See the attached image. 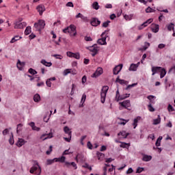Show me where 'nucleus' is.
I'll list each match as a JSON object with an SVG mask.
<instances>
[{
	"label": "nucleus",
	"instance_id": "47",
	"mask_svg": "<svg viewBox=\"0 0 175 175\" xmlns=\"http://www.w3.org/2000/svg\"><path fill=\"white\" fill-rule=\"evenodd\" d=\"M83 167H85V169H89V170H92V167H91L88 163H85V165H83Z\"/></svg>",
	"mask_w": 175,
	"mask_h": 175
},
{
	"label": "nucleus",
	"instance_id": "23",
	"mask_svg": "<svg viewBox=\"0 0 175 175\" xmlns=\"http://www.w3.org/2000/svg\"><path fill=\"white\" fill-rule=\"evenodd\" d=\"M129 70H130V72H136L137 70V66L135 64H131Z\"/></svg>",
	"mask_w": 175,
	"mask_h": 175
},
{
	"label": "nucleus",
	"instance_id": "37",
	"mask_svg": "<svg viewBox=\"0 0 175 175\" xmlns=\"http://www.w3.org/2000/svg\"><path fill=\"white\" fill-rule=\"evenodd\" d=\"M93 9H95V10H98L99 9V3L98 2L95 1L92 4Z\"/></svg>",
	"mask_w": 175,
	"mask_h": 175
},
{
	"label": "nucleus",
	"instance_id": "61",
	"mask_svg": "<svg viewBox=\"0 0 175 175\" xmlns=\"http://www.w3.org/2000/svg\"><path fill=\"white\" fill-rule=\"evenodd\" d=\"M146 13H151V12H152V8H151L150 7H148L146 9Z\"/></svg>",
	"mask_w": 175,
	"mask_h": 175
},
{
	"label": "nucleus",
	"instance_id": "33",
	"mask_svg": "<svg viewBox=\"0 0 175 175\" xmlns=\"http://www.w3.org/2000/svg\"><path fill=\"white\" fill-rule=\"evenodd\" d=\"M20 39H21V37L16 36L12 38L10 43H14L15 42H17V40H20Z\"/></svg>",
	"mask_w": 175,
	"mask_h": 175
},
{
	"label": "nucleus",
	"instance_id": "31",
	"mask_svg": "<svg viewBox=\"0 0 175 175\" xmlns=\"http://www.w3.org/2000/svg\"><path fill=\"white\" fill-rule=\"evenodd\" d=\"M34 102H40V95L39 94H36L33 96Z\"/></svg>",
	"mask_w": 175,
	"mask_h": 175
},
{
	"label": "nucleus",
	"instance_id": "14",
	"mask_svg": "<svg viewBox=\"0 0 175 175\" xmlns=\"http://www.w3.org/2000/svg\"><path fill=\"white\" fill-rule=\"evenodd\" d=\"M121 69H122V64L116 66L113 70V75H118L121 72Z\"/></svg>",
	"mask_w": 175,
	"mask_h": 175
},
{
	"label": "nucleus",
	"instance_id": "46",
	"mask_svg": "<svg viewBox=\"0 0 175 175\" xmlns=\"http://www.w3.org/2000/svg\"><path fill=\"white\" fill-rule=\"evenodd\" d=\"M148 107L149 111H155V109H154V107H152V105H151V103H150L148 105Z\"/></svg>",
	"mask_w": 175,
	"mask_h": 175
},
{
	"label": "nucleus",
	"instance_id": "60",
	"mask_svg": "<svg viewBox=\"0 0 175 175\" xmlns=\"http://www.w3.org/2000/svg\"><path fill=\"white\" fill-rule=\"evenodd\" d=\"M143 170H144V168L139 167L137 169L136 173H142V172H143Z\"/></svg>",
	"mask_w": 175,
	"mask_h": 175
},
{
	"label": "nucleus",
	"instance_id": "35",
	"mask_svg": "<svg viewBox=\"0 0 175 175\" xmlns=\"http://www.w3.org/2000/svg\"><path fill=\"white\" fill-rule=\"evenodd\" d=\"M31 32V28L30 26L27 27L25 30V35H29Z\"/></svg>",
	"mask_w": 175,
	"mask_h": 175
},
{
	"label": "nucleus",
	"instance_id": "62",
	"mask_svg": "<svg viewBox=\"0 0 175 175\" xmlns=\"http://www.w3.org/2000/svg\"><path fill=\"white\" fill-rule=\"evenodd\" d=\"M88 148H89V150H92V144H91L90 142H88L87 144Z\"/></svg>",
	"mask_w": 175,
	"mask_h": 175
},
{
	"label": "nucleus",
	"instance_id": "44",
	"mask_svg": "<svg viewBox=\"0 0 175 175\" xmlns=\"http://www.w3.org/2000/svg\"><path fill=\"white\" fill-rule=\"evenodd\" d=\"M81 83L82 84H85L87 83V76L84 75L81 79Z\"/></svg>",
	"mask_w": 175,
	"mask_h": 175
},
{
	"label": "nucleus",
	"instance_id": "63",
	"mask_svg": "<svg viewBox=\"0 0 175 175\" xmlns=\"http://www.w3.org/2000/svg\"><path fill=\"white\" fill-rule=\"evenodd\" d=\"M131 173H133V170L132 169V167L129 168L126 171V174H131Z\"/></svg>",
	"mask_w": 175,
	"mask_h": 175
},
{
	"label": "nucleus",
	"instance_id": "18",
	"mask_svg": "<svg viewBox=\"0 0 175 175\" xmlns=\"http://www.w3.org/2000/svg\"><path fill=\"white\" fill-rule=\"evenodd\" d=\"M64 131L66 135H68V137H72V131H70V129L68 126H65L64 128Z\"/></svg>",
	"mask_w": 175,
	"mask_h": 175
},
{
	"label": "nucleus",
	"instance_id": "39",
	"mask_svg": "<svg viewBox=\"0 0 175 175\" xmlns=\"http://www.w3.org/2000/svg\"><path fill=\"white\" fill-rule=\"evenodd\" d=\"M152 32H154V33H157V32H158V31H159V25H155L154 28H152Z\"/></svg>",
	"mask_w": 175,
	"mask_h": 175
},
{
	"label": "nucleus",
	"instance_id": "28",
	"mask_svg": "<svg viewBox=\"0 0 175 175\" xmlns=\"http://www.w3.org/2000/svg\"><path fill=\"white\" fill-rule=\"evenodd\" d=\"M158 124H161V116L158 115L157 118L153 120L154 125H158Z\"/></svg>",
	"mask_w": 175,
	"mask_h": 175
},
{
	"label": "nucleus",
	"instance_id": "17",
	"mask_svg": "<svg viewBox=\"0 0 175 175\" xmlns=\"http://www.w3.org/2000/svg\"><path fill=\"white\" fill-rule=\"evenodd\" d=\"M142 155H143L142 161L144 162H148L151 161V159H152V157H151V155H147V154H142Z\"/></svg>",
	"mask_w": 175,
	"mask_h": 175
},
{
	"label": "nucleus",
	"instance_id": "50",
	"mask_svg": "<svg viewBox=\"0 0 175 175\" xmlns=\"http://www.w3.org/2000/svg\"><path fill=\"white\" fill-rule=\"evenodd\" d=\"M86 42H92V38L90 37V36H85L84 38Z\"/></svg>",
	"mask_w": 175,
	"mask_h": 175
},
{
	"label": "nucleus",
	"instance_id": "22",
	"mask_svg": "<svg viewBox=\"0 0 175 175\" xmlns=\"http://www.w3.org/2000/svg\"><path fill=\"white\" fill-rule=\"evenodd\" d=\"M29 125L32 128L33 131H37V132H39V131H40V128L36 127V126H35V122H30Z\"/></svg>",
	"mask_w": 175,
	"mask_h": 175
},
{
	"label": "nucleus",
	"instance_id": "15",
	"mask_svg": "<svg viewBox=\"0 0 175 175\" xmlns=\"http://www.w3.org/2000/svg\"><path fill=\"white\" fill-rule=\"evenodd\" d=\"M53 137V133H49L48 134H43L41 135V140H47V139H51Z\"/></svg>",
	"mask_w": 175,
	"mask_h": 175
},
{
	"label": "nucleus",
	"instance_id": "42",
	"mask_svg": "<svg viewBox=\"0 0 175 175\" xmlns=\"http://www.w3.org/2000/svg\"><path fill=\"white\" fill-rule=\"evenodd\" d=\"M168 31H172V29H174V25L173 23H170L167 26Z\"/></svg>",
	"mask_w": 175,
	"mask_h": 175
},
{
	"label": "nucleus",
	"instance_id": "1",
	"mask_svg": "<svg viewBox=\"0 0 175 175\" xmlns=\"http://www.w3.org/2000/svg\"><path fill=\"white\" fill-rule=\"evenodd\" d=\"M152 76H154L156 73L160 72V78L163 79L164 76H166V70L162 67L154 66L152 68Z\"/></svg>",
	"mask_w": 175,
	"mask_h": 175
},
{
	"label": "nucleus",
	"instance_id": "30",
	"mask_svg": "<svg viewBox=\"0 0 175 175\" xmlns=\"http://www.w3.org/2000/svg\"><path fill=\"white\" fill-rule=\"evenodd\" d=\"M116 82L119 83V84H125V85L128 84V81H126L124 79H120L118 77L116 79Z\"/></svg>",
	"mask_w": 175,
	"mask_h": 175
},
{
	"label": "nucleus",
	"instance_id": "10",
	"mask_svg": "<svg viewBox=\"0 0 175 175\" xmlns=\"http://www.w3.org/2000/svg\"><path fill=\"white\" fill-rule=\"evenodd\" d=\"M25 27H27V23L23 22H16L14 25V29H21V28H24Z\"/></svg>",
	"mask_w": 175,
	"mask_h": 175
},
{
	"label": "nucleus",
	"instance_id": "36",
	"mask_svg": "<svg viewBox=\"0 0 175 175\" xmlns=\"http://www.w3.org/2000/svg\"><path fill=\"white\" fill-rule=\"evenodd\" d=\"M121 144L120 145V147L122 148H126V147H129L131 146L130 144H126L125 142H120Z\"/></svg>",
	"mask_w": 175,
	"mask_h": 175
},
{
	"label": "nucleus",
	"instance_id": "21",
	"mask_svg": "<svg viewBox=\"0 0 175 175\" xmlns=\"http://www.w3.org/2000/svg\"><path fill=\"white\" fill-rule=\"evenodd\" d=\"M118 136H122L123 139H126L128 136H129V133H126V131H120L119 133H118Z\"/></svg>",
	"mask_w": 175,
	"mask_h": 175
},
{
	"label": "nucleus",
	"instance_id": "11",
	"mask_svg": "<svg viewBox=\"0 0 175 175\" xmlns=\"http://www.w3.org/2000/svg\"><path fill=\"white\" fill-rule=\"evenodd\" d=\"M90 24L92 27H98V25H100V21L96 18H92Z\"/></svg>",
	"mask_w": 175,
	"mask_h": 175
},
{
	"label": "nucleus",
	"instance_id": "52",
	"mask_svg": "<svg viewBox=\"0 0 175 175\" xmlns=\"http://www.w3.org/2000/svg\"><path fill=\"white\" fill-rule=\"evenodd\" d=\"M153 0H140V2L142 3H144V5H147V2H152Z\"/></svg>",
	"mask_w": 175,
	"mask_h": 175
},
{
	"label": "nucleus",
	"instance_id": "5",
	"mask_svg": "<svg viewBox=\"0 0 175 175\" xmlns=\"http://www.w3.org/2000/svg\"><path fill=\"white\" fill-rule=\"evenodd\" d=\"M44 25H46V23H44V21L43 20H39L38 23H36L34 24V28L39 32L44 28Z\"/></svg>",
	"mask_w": 175,
	"mask_h": 175
},
{
	"label": "nucleus",
	"instance_id": "56",
	"mask_svg": "<svg viewBox=\"0 0 175 175\" xmlns=\"http://www.w3.org/2000/svg\"><path fill=\"white\" fill-rule=\"evenodd\" d=\"M167 109L168 111H174V108H173V106H172L170 104L168 105Z\"/></svg>",
	"mask_w": 175,
	"mask_h": 175
},
{
	"label": "nucleus",
	"instance_id": "51",
	"mask_svg": "<svg viewBox=\"0 0 175 175\" xmlns=\"http://www.w3.org/2000/svg\"><path fill=\"white\" fill-rule=\"evenodd\" d=\"M69 73H70V69H66L64 71V76H68V75H69Z\"/></svg>",
	"mask_w": 175,
	"mask_h": 175
},
{
	"label": "nucleus",
	"instance_id": "57",
	"mask_svg": "<svg viewBox=\"0 0 175 175\" xmlns=\"http://www.w3.org/2000/svg\"><path fill=\"white\" fill-rule=\"evenodd\" d=\"M169 73H174L175 75V66L170 69Z\"/></svg>",
	"mask_w": 175,
	"mask_h": 175
},
{
	"label": "nucleus",
	"instance_id": "45",
	"mask_svg": "<svg viewBox=\"0 0 175 175\" xmlns=\"http://www.w3.org/2000/svg\"><path fill=\"white\" fill-rule=\"evenodd\" d=\"M110 23V21H106V22H104L103 23V27H104V28H107L108 27H109V23Z\"/></svg>",
	"mask_w": 175,
	"mask_h": 175
},
{
	"label": "nucleus",
	"instance_id": "38",
	"mask_svg": "<svg viewBox=\"0 0 175 175\" xmlns=\"http://www.w3.org/2000/svg\"><path fill=\"white\" fill-rule=\"evenodd\" d=\"M132 17H133V14H130V15H124V18L126 21H131L132 20Z\"/></svg>",
	"mask_w": 175,
	"mask_h": 175
},
{
	"label": "nucleus",
	"instance_id": "27",
	"mask_svg": "<svg viewBox=\"0 0 175 175\" xmlns=\"http://www.w3.org/2000/svg\"><path fill=\"white\" fill-rule=\"evenodd\" d=\"M24 65H25L24 62H21L20 60H18L16 66L19 70H23V66H24Z\"/></svg>",
	"mask_w": 175,
	"mask_h": 175
},
{
	"label": "nucleus",
	"instance_id": "55",
	"mask_svg": "<svg viewBox=\"0 0 175 175\" xmlns=\"http://www.w3.org/2000/svg\"><path fill=\"white\" fill-rule=\"evenodd\" d=\"M76 18H82V20H83L84 19V16H83V14H81V13H79L76 16Z\"/></svg>",
	"mask_w": 175,
	"mask_h": 175
},
{
	"label": "nucleus",
	"instance_id": "25",
	"mask_svg": "<svg viewBox=\"0 0 175 175\" xmlns=\"http://www.w3.org/2000/svg\"><path fill=\"white\" fill-rule=\"evenodd\" d=\"M96 155L98 161H103V158H105V154L97 152Z\"/></svg>",
	"mask_w": 175,
	"mask_h": 175
},
{
	"label": "nucleus",
	"instance_id": "64",
	"mask_svg": "<svg viewBox=\"0 0 175 175\" xmlns=\"http://www.w3.org/2000/svg\"><path fill=\"white\" fill-rule=\"evenodd\" d=\"M165 47H166V45H165L164 44H159L158 45V49H165Z\"/></svg>",
	"mask_w": 175,
	"mask_h": 175
},
{
	"label": "nucleus",
	"instance_id": "49",
	"mask_svg": "<svg viewBox=\"0 0 175 175\" xmlns=\"http://www.w3.org/2000/svg\"><path fill=\"white\" fill-rule=\"evenodd\" d=\"M21 128H23V124H18L17 125V129H16L17 133H18L19 131H21Z\"/></svg>",
	"mask_w": 175,
	"mask_h": 175
},
{
	"label": "nucleus",
	"instance_id": "58",
	"mask_svg": "<svg viewBox=\"0 0 175 175\" xmlns=\"http://www.w3.org/2000/svg\"><path fill=\"white\" fill-rule=\"evenodd\" d=\"M9 143L10 144H11L12 146H13V144H14V139H13V135L12 137H10L9 139Z\"/></svg>",
	"mask_w": 175,
	"mask_h": 175
},
{
	"label": "nucleus",
	"instance_id": "4",
	"mask_svg": "<svg viewBox=\"0 0 175 175\" xmlns=\"http://www.w3.org/2000/svg\"><path fill=\"white\" fill-rule=\"evenodd\" d=\"M107 91H109V86H103L102 90H101V93H100V96H101V100L100 102L101 103H105V101L106 100V95L107 94Z\"/></svg>",
	"mask_w": 175,
	"mask_h": 175
},
{
	"label": "nucleus",
	"instance_id": "12",
	"mask_svg": "<svg viewBox=\"0 0 175 175\" xmlns=\"http://www.w3.org/2000/svg\"><path fill=\"white\" fill-rule=\"evenodd\" d=\"M90 51H91L92 56L95 57L98 54V49L96 48V44L93 45L92 46L89 47Z\"/></svg>",
	"mask_w": 175,
	"mask_h": 175
},
{
	"label": "nucleus",
	"instance_id": "8",
	"mask_svg": "<svg viewBox=\"0 0 175 175\" xmlns=\"http://www.w3.org/2000/svg\"><path fill=\"white\" fill-rule=\"evenodd\" d=\"M152 23V18H150L144 23H142L141 25L138 26V29L139 31H142L144 28H146V27L148 26V24H151Z\"/></svg>",
	"mask_w": 175,
	"mask_h": 175
},
{
	"label": "nucleus",
	"instance_id": "53",
	"mask_svg": "<svg viewBox=\"0 0 175 175\" xmlns=\"http://www.w3.org/2000/svg\"><path fill=\"white\" fill-rule=\"evenodd\" d=\"M53 57L56 58V59H62L63 58V57L61 56V55H53Z\"/></svg>",
	"mask_w": 175,
	"mask_h": 175
},
{
	"label": "nucleus",
	"instance_id": "24",
	"mask_svg": "<svg viewBox=\"0 0 175 175\" xmlns=\"http://www.w3.org/2000/svg\"><path fill=\"white\" fill-rule=\"evenodd\" d=\"M85 99H87V95H85V94H83L82 95V98L81 100V104L79 105V107H83V105H84V102H85Z\"/></svg>",
	"mask_w": 175,
	"mask_h": 175
},
{
	"label": "nucleus",
	"instance_id": "2",
	"mask_svg": "<svg viewBox=\"0 0 175 175\" xmlns=\"http://www.w3.org/2000/svg\"><path fill=\"white\" fill-rule=\"evenodd\" d=\"M63 32L64 33H70V35L72 33V36H76V35H77V31H76V26L75 25H70L69 27L63 29Z\"/></svg>",
	"mask_w": 175,
	"mask_h": 175
},
{
	"label": "nucleus",
	"instance_id": "3",
	"mask_svg": "<svg viewBox=\"0 0 175 175\" xmlns=\"http://www.w3.org/2000/svg\"><path fill=\"white\" fill-rule=\"evenodd\" d=\"M29 172L31 174H33L36 172V175H40V173H42V169L37 161L34 162L33 166L30 169Z\"/></svg>",
	"mask_w": 175,
	"mask_h": 175
},
{
	"label": "nucleus",
	"instance_id": "34",
	"mask_svg": "<svg viewBox=\"0 0 175 175\" xmlns=\"http://www.w3.org/2000/svg\"><path fill=\"white\" fill-rule=\"evenodd\" d=\"M65 159H66V157L62 156V157H59V158H55V162L64 163L65 162Z\"/></svg>",
	"mask_w": 175,
	"mask_h": 175
},
{
	"label": "nucleus",
	"instance_id": "48",
	"mask_svg": "<svg viewBox=\"0 0 175 175\" xmlns=\"http://www.w3.org/2000/svg\"><path fill=\"white\" fill-rule=\"evenodd\" d=\"M137 85V83H133L131 85H129L126 88V90H128L129 88H132V87H136Z\"/></svg>",
	"mask_w": 175,
	"mask_h": 175
},
{
	"label": "nucleus",
	"instance_id": "13",
	"mask_svg": "<svg viewBox=\"0 0 175 175\" xmlns=\"http://www.w3.org/2000/svg\"><path fill=\"white\" fill-rule=\"evenodd\" d=\"M36 10L38 12L40 16H42L43 14V12L46 11V7H44V5L40 4L37 6Z\"/></svg>",
	"mask_w": 175,
	"mask_h": 175
},
{
	"label": "nucleus",
	"instance_id": "9",
	"mask_svg": "<svg viewBox=\"0 0 175 175\" xmlns=\"http://www.w3.org/2000/svg\"><path fill=\"white\" fill-rule=\"evenodd\" d=\"M120 106L122 107H124V109H127V110H129L128 107H131V100H126L122 103H120Z\"/></svg>",
	"mask_w": 175,
	"mask_h": 175
},
{
	"label": "nucleus",
	"instance_id": "6",
	"mask_svg": "<svg viewBox=\"0 0 175 175\" xmlns=\"http://www.w3.org/2000/svg\"><path fill=\"white\" fill-rule=\"evenodd\" d=\"M107 32H109V30H105L101 34L102 38L98 40V44H101V46L107 44V42H106V36H105V37H103V36H105V35H106V33H107Z\"/></svg>",
	"mask_w": 175,
	"mask_h": 175
},
{
	"label": "nucleus",
	"instance_id": "7",
	"mask_svg": "<svg viewBox=\"0 0 175 175\" xmlns=\"http://www.w3.org/2000/svg\"><path fill=\"white\" fill-rule=\"evenodd\" d=\"M103 73V68L98 67L97 68L96 70L91 75V77L96 78L99 77L100 75Z\"/></svg>",
	"mask_w": 175,
	"mask_h": 175
},
{
	"label": "nucleus",
	"instance_id": "26",
	"mask_svg": "<svg viewBox=\"0 0 175 175\" xmlns=\"http://www.w3.org/2000/svg\"><path fill=\"white\" fill-rule=\"evenodd\" d=\"M150 42H145V44L143 48H140L139 50V51H146L147 49L150 47Z\"/></svg>",
	"mask_w": 175,
	"mask_h": 175
},
{
	"label": "nucleus",
	"instance_id": "20",
	"mask_svg": "<svg viewBox=\"0 0 175 175\" xmlns=\"http://www.w3.org/2000/svg\"><path fill=\"white\" fill-rule=\"evenodd\" d=\"M25 144V140H24V139L23 138H19L17 142L16 146L18 147H22V146H24Z\"/></svg>",
	"mask_w": 175,
	"mask_h": 175
},
{
	"label": "nucleus",
	"instance_id": "59",
	"mask_svg": "<svg viewBox=\"0 0 175 175\" xmlns=\"http://www.w3.org/2000/svg\"><path fill=\"white\" fill-rule=\"evenodd\" d=\"M46 84L47 87H51V79H47L46 81Z\"/></svg>",
	"mask_w": 175,
	"mask_h": 175
},
{
	"label": "nucleus",
	"instance_id": "43",
	"mask_svg": "<svg viewBox=\"0 0 175 175\" xmlns=\"http://www.w3.org/2000/svg\"><path fill=\"white\" fill-rule=\"evenodd\" d=\"M72 58H75V59H80V53H74L72 55Z\"/></svg>",
	"mask_w": 175,
	"mask_h": 175
},
{
	"label": "nucleus",
	"instance_id": "54",
	"mask_svg": "<svg viewBox=\"0 0 175 175\" xmlns=\"http://www.w3.org/2000/svg\"><path fill=\"white\" fill-rule=\"evenodd\" d=\"M67 54V57H69L70 58H73V53L70 52V51H68L66 53Z\"/></svg>",
	"mask_w": 175,
	"mask_h": 175
},
{
	"label": "nucleus",
	"instance_id": "40",
	"mask_svg": "<svg viewBox=\"0 0 175 175\" xmlns=\"http://www.w3.org/2000/svg\"><path fill=\"white\" fill-rule=\"evenodd\" d=\"M29 73H30V75H37L38 72L36 70H35L33 68H29L28 70Z\"/></svg>",
	"mask_w": 175,
	"mask_h": 175
},
{
	"label": "nucleus",
	"instance_id": "29",
	"mask_svg": "<svg viewBox=\"0 0 175 175\" xmlns=\"http://www.w3.org/2000/svg\"><path fill=\"white\" fill-rule=\"evenodd\" d=\"M129 96H131L130 94H126L124 95L118 97V100H123V99H126V98H129Z\"/></svg>",
	"mask_w": 175,
	"mask_h": 175
},
{
	"label": "nucleus",
	"instance_id": "19",
	"mask_svg": "<svg viewBox=\"0 0 175 175\" xmlns=\"http://www.w3.org/2000/svg\"><path fill=\"white\" fill-rule=\"evenodd\" d=\"M142 120V117L137 116L136 118L134 119L133 123V126L134 129H136V126H137V122Z\"/></svg>",
	"mask_w": 175,
	"mask_h": 175
},
{
	"label": "nucleus",
	"instance_id": "16",
	"mask_svg": "<svg viewBox=\"0 0 175 175\" xmlns=\"http://www.w3.org/2000/svg\"><path fill=\"white\" fill-rule=\"evenodd\" d=\"M65 163V166H66V167H70V166H72V167H74V169H77V165L76 164V163L75 162H68V161H66L64 162Z\"/></svg>",
	"mask_w": 175,
	"mask_h": 175
},
{
	"label": "nucleus",
	"instance_id": "41",
	"mask_svg": "<svg viewBox=\"0 0 175 175\" xmlns=\"http://www.w3.org/2000/svg\"><path fill=\"white\" fill-rule=\"evenodd\" d=\"M54 162H55V158L53 159H48L46 161V165H53V163H54Z\"/></svg>",
	"mask_w": 175,
	"mask_h": 175
},
{
	"label": "nucleus",
	"instance_id": "32",
	"mask_svg": "<svg viewBox=\"0 0 175 175\" xmlns=\"http://www.w3.org/2000/svg\"><path fill=\"white\" fill-rule=\"evenodd\" d=\"M41 64H42V65H44L45 66H48V67H50V66H51V65H53V64L51 62H47L44 59L41 60Z\"/></svg>",
	"mask_w": 175,
	"mask_h": 175
}]
</instances>
